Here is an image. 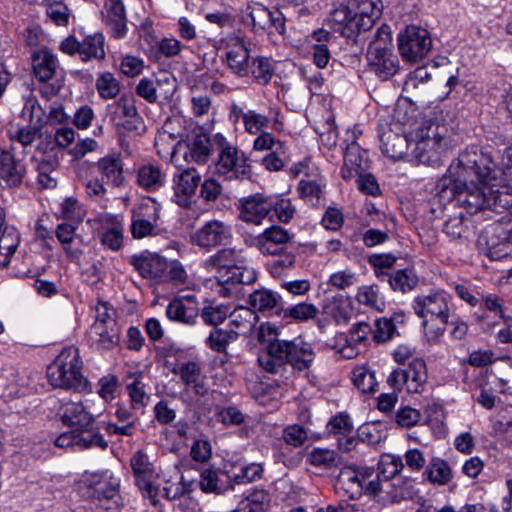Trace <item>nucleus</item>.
<instances>
[{"label": "nucleus", "mask_w": 512, "mask_h": 512, "mask_svg": "<svg viewBox=\"0 0 512 512\" xmlns=\"http://www.w3.org/2000/svg\"><path fill=\"white\" fill-rule=\"evenodd\" d=\"M447 180H439L437 195L441 201L455 202L469 214L490 209L496 212L512 207V187L507 184H490L489 182L447 186Z\"/></svg>", "instance_id": "obj_1"}, {"label": "nucleus", "mask_w": 512, "mask_h": 512, "mask_svg": "<svg viewBox=\"0 0 512 512\" xmlns=\"http://www.w3.org/2000/svg\"><path fill=\"white\" fill-rule=\"evenodd\" d=\"M315 352L310 344L299 339H269L258 363L268 373L283 375L288 366L303 371L312 365Z\"/></svg>", "instance_id": "obj_2"}, {"label": "nucleus", "mask_w": 512, "mask_h": 512, "mask_svg": "<svg viewBox=\"0 0 512 512\" xmlns=\"http://www.w3.org/2000/svg\"><path fill=\"white\" fill-rule=\"evenodd\" d=\"M411 306L422 320L426 340L430 343L439 342L453 313L451 295L444 290L421 294L414 297Z\"/></svg>", "instance_id": "obj_3"}, {"label": "nucleus", "mask_w": 512, "mask_h": 512, "mask_svg": "<svg viewBox=\"0 0 512 512\" xmlns=\"http://www.w3.org/2000/svg\"><path fill=\"white\" fill-rule=\"evenodd\" d=\"M493 168L494 162L488 154L475 146H470L452 160L446 174L440 180H447V186L456 187L488 182Z\"/></svg>", "instance_id": "obj_4"}, {"label": "nucleus", "mask_w": 512, "mask_h": 512, "mask_svg": "<svg viewBox=\"0 0 512 512\" xmlns=\"http://www.w3.org/2000/svg\"><path fill=\"white\" fill-rule=\"evenodd\" d=\"M47 377L55 388L78 392L91 391L88 380L82 374V361L74 346L64 348L55 361L48 366Z\"/></svg>", "instance_id": "obj_5"}, {"label": "nucleus", "mask_w": 512, "mask_h": 512, "mask_svg": "<svg viewBox=\"0 0 512 512\" xmlns=\"http://www.w3.org/2000/svg\"><path fill=\"white\" fill-rule=\"evenodd\" d=\"M392 37L387 25L381 26L367 51V60L371 70L382 80L395 75L399 69L398 57L393 53Z\"/></svg>", "instance_id": "obj_6"}, {"label": "nucleus", "mask_w": 512, "mask_h": 512, "mask_svg": "<svg viewBox=\"0 0 512 512\" xmlns=\"http://www.w3.org/2000/svg\"><path fill=\"white\" fill-rule=\"evenodd\" d=\"M214 147L218 154L215 168L219 175L228 180L251 177L252 169L245 153L239 151L221 134L214 135Z\"/></svg>", "instance_id": "obj_7"}, {"label": "nucleus", "mask_w": 512, "mask_h": 512, "mask_svg": "<svg viewBox=\"0 0 512 512\" xmlns=\"http://www.w3.org/2000/svg\"><path fill=\"white\" fill-rule=\"evenodd\" d=\"M243 22L255 33L275 31L284 35L286 32V17L278 9L270 10L259 2L248 3L243 10Z\"/></svg>", "instance_id": "obj_8"}, {"label": "nucleus", "mask_w": 512, "mask_h": 512, "mask_svg": "<svg viewBox=\"0 0 512 512\" xmlns=\"http://www.w3.org/2000/svg\"><path fill=\"white\" fill-rule=\"evenodd\" d=\"M432 47L429 32L418 26H408L398 36V48L404 60L416 62L427 56Z\"/></svg>", "instance_id": "obj_9"}, {"label": "nucleus", "mask_w": 512, "mask_h": 512, "mask_svg": "<svg viewBox=\"0 0 512 512\" xmlns=\"http://www.w3.org/2000/svg\"><path fill=\"white\" fill-rule=\"evenodd\" d=\"M160 204L153 198L144 199L132 210L131 234L135 239L157 235V223L160 219Z\"/></svg>", "instance_id": "obj_10"}, {"label": "nucleus", "mask_w": 512, "mask_h": 512, "mask_svg": "<svg viewBox=\"0 0 512 512\" xmlns=\"http://www.w3.org/2000/svg\"><path fill=\"white\" fill-rule=\"evenodd\" d=\"M200 182L201 175L195 168L178 169L172 178V201L182 208H190Z\"/></svg>", "instance_id": "obj_11"}, {"label": "nucleus", "mask_w": 512, "mask_h": 512, "mask_svg": "<svg viewBox=\"0 0 512 512\" xmlns=\"http://www.w3.org/2000/svg\"><path fill=\"white\" fill-rule=\"evenodd\" d=\"M128 262L144 279L156 282L167 281L168 261L157 253L146 250L139 254L131 255L128 258Z\"/></svg>", "instance_id": "obj_12"}, {"label": "nucleus", "mask_w": 512, "mask_h": 512, "mask_svg": "<svg viewBox=\"0 0 512 512\" xmlns=\"http://www.w3.org/2000/svg\"><path fill=\"white\" fill-rule=\"evenodd\" d=\"M131 467L136 477V485L142 496L150 499L153 505L158 502L159 488L153 484L155 471L149 462L148 456L142 451H137L131 458Z\"/></svg>", "instance_id": "obj_13"}, {"label": "nucleus", "mask_w": 512, "mask_h": 512, "mask_svg": "<svg viewBox=\"0 0 512 512\" xmlns=\"http://www.w3.org/2000/svg\"><path fill=\"white\" fill-rule=\"evenodd\" d=\"M25 174L24 157L17 146L11 144L8 148H0V180L7 186H17L22 183Z\"/></svg>", "instance_id": "obj_14"}, {"label": "nucleus", "mask_w": 512, "mask_h": 512, "mask_svg": "<svg viewBox=\"0 0 512 512\" xmlns=\"http://www.w3.org/2000/svg\"><path fill=\"white\" fill-rule=\"evenodd\" d=\"M429 128H419L416 131L415 138L411 139V156L418 162L428 164L432 162L442 149L444 138L438 133L429 134Z\"/></svg>", "instance_id": "obj_15"}, {"label": "nucleus", "mask_w": 512, "mask_h": 512, "mask_svg": "<svg viewBox=\"0 0 512 512\" xmlns=\"http://www.w3.org/2000/svg\"><path fill=\"white\" fill-rule=\"evenodd\" d=\"M165 314L172 322L194 326L199 317V302L193 294L173 298L166 307Z\"/></svg>", "instance_id": "obj_16"}, {"label": "nucleus", "mask_w": 512, "mask_h": 512, "mask_svg": "<svg viewBox=\"0 0 512 512\" xmlns=\"http://www.w3.org/2000/svg\"><path fill=\"white\" fill-rule=\"evenodd\" d=\"M29 114L30 125L20 128L11 136L12 144H21L24 148L31 145L37 138L42 136V108L36 101L29 99L23 109V115Z\"/></svg>", "instance_id": "obj_17"}, {"label": "nucleus", "mask_w": 512, "mask_h": 512, "mask_svg": "<svg viewBox=\"0 0 512 512\" xmlns=\"http://www.w3.org/2000/svg\"><path fill=\"white\" fill-rule=\"evenodd\" d=\"M412 133L410 131H395L394 128L380 123L379 139L381 151L392 159L402 158L411 148Z\"/></svg>", "instance_id": "obj_18"}, {"label": "nucleus", "mask_w": 512, "mask_h": 512, "mask_svg": "<svg viewBox=\"0 0 512 512\" xmlns=\"http://www.w3.org/2000/svg\"><path fill=\"white\" fill-rule=\"evenodd\" d=\"M92 490L90 497L98 501L101 506L110 509L112 504L117 505L119 500V480L113 476L94 474L88 480Z\"/></svg>", "instance_id": "obj_19"}, {"label": "nucleus", "mask_w": 512, "mask_h": 512, "mask_svg": "<svg viewBox=\"0 0 512 512\" xmlns=\"http://www.w3.org/2000/svg\"><path fill=\"white\" fill-rule=\"evenodd\" d=\"M60 415L62 422L67 426L76 427L78 430L87 431L92 428L95 419L101 414H94L81 401H67L62 403L60 407Z\"/></svg>", "instance_id": "obj_20"}, {"label": "nucleus", "mask_w": 512, "mask_h": 512, "mask_svg": "<svg viewBox=\"0 0 512 512\" xmlns=\"http://www.w3.org/2000/svg\"><path fill=\"white\" fill-rule=\"evenodd\" d=\"M374 475L369 467H344L340 470L337 482L351 499H358L364 492V482Z\"/></svg>", "instance_id": "obj_21"}, {"label": "nucleus", "mask_w": 512, "mask_h": 512, "mask_svg": "<svg viewBox=\"0 0 512 512\" xmlns=\"http://www.w3.org/2000/svg\"><path fill=\"white\" fill-rule=\"evenodd\" d=\"M240 218L244 222L262 223L272 210V198L256 193L239 200Z\"/></svg>", "instance_id": "obj_22"}, {"label": "nucleus", "mask_w": 512, "mask_h": 512, "mask_svg": "<svg viewBox=\"0 0 512 512\" xmlns=\"http://www.w3.org/2000/svg\"><path fill=\"white\" fill-rule=\"evenodd\" d=\"M231 236L230 226L219 220H211L198 229L192 239L198 246L215 247L226 244Z\"/></svg>", "instance_id": "obj_23"}, {"label": "nucleus", "mask_w": 512, "mask_h": 512, "mask_svg": "<svg viewBox=\"0 0 512 512\" xmlns=\"http://www.w3.org/2000/svg\"><path fill=\"white\" fill-rule=\"evenodd\" d=\"M87 341L98 351L113 349L120 341V328L117 321H108V325L92 324L87 332Z\"/></svg>", "instance_id": "obj_24"}, {"label": "nucleus", "mask_w": 512, "mask_h": 512, "mask_svg": "<svg viewBox=\"0 0 512 512\" xmlns=\"http://www.w3.org/2000/svg\"><path fill=\"white\" fill-rule=\"evenodd\" d=\"M292 239L293 235L287 229L273 225L255 239V246L264 255L275 254L286 250Z\"/></svg>", "instance_id": "obj_25"}, {"label": "nucleus", "mask_w": 512, "mask_h": 512, "mask_svg": "<svg viewBox=\"0 0 512 512\" xmlns=\"http://www.w3.org/2000/svg\"><path fill=\"white\" fill-rule=\"evenodd\" d=\"M350 3L354 14L350 26L361 31L369 30L382 13L381 0H350Z\"/></svg>", "instance_id": "obj_26"}, {"label": "nucleus", "mask_w": 512, "mask_h": 512, "mask_svg": "<svg viewBox=\"0 0 512 512\" xmlns=\"http://www.w3.org/2000/svg\"><path fill=\"white\" fill-rule=\"evenodd\" d=\"M368 168V153L353 141L347 145L344 152V165L341 176L345 180L356 177V174L365 172Z\"/></svg>", "instance_id": "obj_27"}, {"label": "nucleus", "mask_w": 512, "mask_h": 512, "mask_svg": "<svg viewBox=\"0 0 512 512\" xmlns=\"http://www.w3.org/2000/svg\"><path fill=\"white\" fill-rule=\"evenodd\" d=\"M353 429L350 416L342 412L332 417L327 424L328 432L337 438L339 447L344 451L354 447L356 440L352 436Z\"/></svg>", "instance_id": "obj_28"}, {"label": "nucleus", "mask_w": 512, "mask_h": 512, "mask_svg": "<svg viewBox=\"0 0 512 512\" xmlns=\"http://www.w3.org/2000/svg\"><path fill=\"white\" fill-rule=\"evenodd\" d=\"M102 181L115 187H120L125 181L123 163L119 154H109L98 160L96 163Z\"/></svg>", "instance_id": "obj_29"}, {"label": "nucleus", "mask_w": 512, "mask_h": 512, "mask_svg": "<svg viewBox=\"0 0 512 512\" xmlns=\"http://www.w3.org/2000/svg\"><path fill=\"white\" fill-rule=\"evenodd\" d=\"M488 237L486 244L488 248L487 255L491 260H500L507 256L510 251V232L504 231L502 224H494L487 231Z\"/></svg>", "instance_id": "obj_30"}, {"label": "nucleus", "mask_w": 512, "mask_h": 512, "mask_svg": "<svg viewBox=\"0 0 512 512\" xmlns=\"http://www.w3.org/2000/svg\"><path fill=\"white\" fill-rule=\"evenodd\" d=\"M225 61L230 71L238 77H247L250 74V52L243 43L228 47L225 52Z\"/></svg>", "instance_id": "obj_31"}, {"label": "nucleus", "mask_w": 512, "mask_h": 512, "mask_svg": "<svg viewBox=\"0 0 512 512\" xmlns=\"http://www.w3.org/2000/svg\"><path fill=\"white\" fill-rule=\"evenodd\" d=\"M231 331L238 338L240 335L251 334L258 322V315L254 310L247 307H238L229 313Z\"/></svg>", "instance_id": "obj_32"}, {"label": "nucleus", "mask_w": 512, "mask_h": 512, "mask_svg": "<svg viewBox=\"0 0 512 512\" xmlns=\"http://www.w3.org/2000/svg\"><path fill=\"white\" fill-rule=\"evenodd\" d=\"M224 475L219 469L213 467L203 468L198 482L201 491L204 493L223 494L228 490H233L232 483L221 478Z\"/></svg>", "instance_id": "obj_33"}, {"label": "nucleus", "mask_w": 512, "mask_h": 512, "mask_svg": "<svg viewBox=\"0 0 512 512\" xmlns=\"http://www.w3.org/2000/svg\"><path fill=\"white\" fill-rule=\"evenodd\" d=\"M248 303L255 312L257 310L279 314L283 310L281 297L268 289L255 290L249 295Z\"/></svg>", "instance_id": "obj_34"}, {"label": "nucleus", "mask_w": 512, "mask_h": 512, "mask_svg": "<svg viewBox=\"0 0 512 512\" xmlns=\"http://www.w3.org/2000/svg\"><path fill=\"white\" fill-rule=\"evenodd\" d=\"M107 25L114 38H122L127 33L125 7L121 0H108Z\"/></svg>", "instance_id": "obj_35"}, {"label": "nucleus", "mask_w": 512, "mask_h": 512, "mask_svg": "<svg viewBox=\"0 0 512 512\" xmlns=\"http://www.w3.org/2000/svg\"><path fill=\"white\" fill-rule=\"evenodd\" d=\"M106 57L105 37L101 32L85 35L81 40L80 58L82 61L104 60Z\"/></svg>", "instance_id": "obj_36"}, {"label": "nucleus", "mask_w": 512, "mask_h": 512, "mask_svg": "<svg viewBox=\"0 0 512 512\" xmlns=\"http://www.w3.org/2000/svg\"><path fill=\"white\" fill-rule=\"evenodd\" d=\"M130 380L126 384V392L130 400V408L143 410L150 401V395L146 391V384L142 380L141 373H134L127 376Z\"/></svg>", "instance_id": "obj_37"}, {"label": "nucleus", "mask_w": 512, "mask_h": 512, "mask_svg": "<svg viewBox=\"0 0 512 512\" xmlns=\"http://www.w3.org/2000/svg\"><path fill=\"white\" fill-rule=\"evenodd\" d=\"M58 60L56 56L47 49H42L33 55V69L36 77L46 82L50 80L56 71Z\"/></svg>", "instance_id": "obj_38"}, {"label": "nucleus", "mask_w": 512, "mask_h": 512, "mask_svg": "<svg viewBox=\"0 0 512 512\" xmlns=\"http://www.w3.org/2000/svg\"><path fill=\"white\" fill-rule=\"evenodd\" d=\"M212 150H215L214 135L209 137L206 134H200L193 139L184 158L188 161L192 160L198 164H204L208 161Z\"/></svg>", "instance_id": "obj_39"}, {"label": "nucleus", "mask_w": 512, "mask_h": 512, "mask_svg": "<svg viewBox=\"0 0 512 512\" xmlns=\"http://www.w3.org/2000/svg\"><path fill=\"white\" fill-rule=\"evenodd\" d=\"M407 392L421 393L427 382V367L422 359H414L406 368Z\"/></svg>", "instance_id": "obj_40"}, {"label": "nucleus", "mask_w": 512, "mask_h": 512, "mask_svg": "<svg viewBox=\"0 0 512 512\" xmlns=\"http://www.w3.org/2000/svg\"><path fill=\"white\" fill-rule=\"evenodd\" d=\"M352 20H354V14L350 1L346 6L336 8L330 15V21L335 24L334 30L348 38L361 32L358 27L350 26Z\"/></svg>", "instance_id": "obj_41"}, {"label": "nucleus", "mask_w": 512, "mask_h": 512, "mask_svg": "<svg viewBox=\"0 0 512 512\" xmlns=\"http://www.w3.org/2000/svg\"><path fill=\"white\" fill-rule=\"evenodd\" d=\"M165 183V175L159 166L145 164L137 171V184L147 191H155Z\"/></svg>", "instance_id": "obj_42"}, {"label": "nucleus", "mask_w": 512, "mask_h": 512, "mask_svg": "<svg viewBox=\"0 0 512 512\" xmlns=\"http://www.w3.org/2000/svg\"><path fill=\"white\" fill-rule=\"evenodd\" d=\"M107 116L112 122L117 124H119L124 118H139L133 100L126 96L120 97L118 100L107 106Z\"/></svg>", "instance_id": "obj_43"}, {"label": "nucleus", "mask_w": 512, "mask_h": 512, "mask_svg": "<svg viewBox=\"0 0 512 512\" xmlns=\"http://www.w3.org/2000/svg\"><path fill=\"white\" fill-rule=\"evenodd\" d=\"M270 503L269 494L264 490H254L243 498L232 512H264Z\"/></svg>", "instance_id": "obj_44"}, {"label": "nucleus", "mask_w": 512, "mask_h": 512, "mask_svg": "<svg viewBox=\"0 0 512 512\" xmlns=\"http://www.w3.org/2000/svg\"><path fill=\"white\" fill-rule=\"evenodd\" d=\"M238 258L239 254L235 249H221L205 260L204 267L208 271L217 270L218 272H223V270L236 265Z\"/></svg>", "instance_id": "obj_45"}, {"label": "nucleus", "mask_w": 512, "mask_h": 512, "mask_svg": "<svg viewBox=\"0 0 512 512\" xmlns=\"http://www.w3.org/2000/svg\"><path fill=\"white\" fill-rule=\"evenodd\" d=\"M58 162L55 158L43 159L37 164V185L39 189H52L57 186L54 176Z\"/></svg>", "instance_id": "obj_46"}, {"label": "nucleus", "mask_w": 512, "mask_h": 512, "mask_svg": "<svg viewBox=\"0 0 512 512\" xmlns=\"http://www.w3.org/2000/svg\"><path fill=\"white\" fill-rule=\"evenodd\" d=\"M46 15L57 26L67 27L71 17V10L63 0H44Z\"/></svg>", "instance_id": "obj_47"}, {"label": "nucleus", "mask_w": 512, "mask_h": 512, "mask_svg": "<svg viewBox=\"0 0 512 512\" xmlns=\"http://www.w3.org/2000/svg\"><path fill=\"white\" fill-rule=\"evenodd\" d=\"M98 95L104 100L115 99L121 90L120 82L111 72L101 73L95 82Z\"/></svg>", "instance_id": "obj_48"}, {"label": "nucleus", "mask_w": 512, "mask_h": 512, "mask_svg": "<svg viewBox=\"0 0 512 512\" xmlns=\"http://www.w3.org/2000/svg\"><path fill=\"white\" fill-rule=\"evenodd\" d=\"M273 61L264 56L254 58L250 64V74L254 80L260 85H267L270 83L274 74Z\"/></svg>", "instance_id": "obj_49"}, {"label": "nucleus", "mask_w": 512, "mask_h": 512, "mask_svg": "<svg viewBox=\"0 0 512 512\" xmlns=\"http://www.w3.org/2000/svg\"><path fill=\"white\" fill-rule=\"evenodd\" d=\"M386 493L391 502H400L415 495L413 480L410 478L397 479L394 483H387Z\"/></svg>", "instance_id": "obj_50"}, {"label": "nucleus", "mask_w": 512, "mask_h": 512, "mask_svg": "<svg viewBox=\"0 0 512 512\" xmlns=\"http://www.w3.org/2000/svg\"><path fill=\"white\" fill-rule=\"evenodd\" d=\"M470 220L462 213L450 217L444 223L443 232L451 240L467 238L469 233Z\"/></svg>", "instance_id": "obj_51"}, {"label": "nucleus", "mask_w": 512, "mask_h": 512, "mask_svg": "<svg viewBox=\"0 0 512 512\" xmlns=\"http://www.w3.org/2000/svg\"><path fill=\"white\" fill-rule=\"evenodd\" d=\"M230 307L226 304H217L210 302L205 305L201 313L199 312L205 324L210 326H217L222 324L229 316Z\"/></svg>", "instance_id": "obj_52"}, {"label": "nucleus", "mask_w": 512, "mask_h": 512, "mask_svg": "<svg viewBox=\"0 0 512 512\" xmlns=\"http://www.w3.org/2000/svg\"><path fill=\"white\" fill-rule=\"evenodd\" d=\"M237 337L230 329L214 328L206 339V345L217 353H224L228 345Z\"/></svg>", "instance_id": "obj_53"}, {"label": "nucleus", "mask_w": 512, "mask_h": 512, "mask_svg": "<svg viewBox=\"0 0 512 512\" xmlns=\"http://www.w3.org/2000/svg\"><path fill=\"white\" fill-rule=\"evenodd\" d=\"M388 283L394 291H411L418 283L417 276L409 269L395 271L388 277Z\"/></svg>", "instance_id": "obj_54"}, {"label": "nucleus", "mask_w": 512, "mask_h": 512, "mask_svg": "<svg viewBox=\"0 0 512 512\" xmlns=\"http://www.w3.org/2000/svg\"><path fill=\"white\" fill-rule=\"evenodd\" d=\"M307 461L310 465L323 469L337 466L338 454L328 448H314L308 454Z\"/></svg>", "instance_id": "obj_55"}, {"label": "nucleus", "mask_w": 512, "mask_h": 512, "mask_svg": "<svg viewBox=\"0 0 512 512\" xmlns=\"http://www.w3.org/2000/svg\"><path fill=\"white\" fill-rule=\"evenodd\" d=\"M404 468L403 460L400 456L385 454L381 457L378 463V474L381 476L386 484L388 480L397 476Z\"/></svg>", "instance_id": "obj_56"}, {"label": "nucleus", "mask_w": 512, "mask_h": 512, "mask_svg": "<svg viewBox=\"0 0 512 512\" xmlns=\"http://www.w3.org/2000/svg\"><path fill=\"white\" fill-rule=\"evenodd\" d=\"M356 299L360 304L366 305L377 311H382L385 307V301L380 295L376 285H364L358 289Z\"/></svg>", "instance_id": "obj_57"}, {"label": "nucleus", "mask_w": 512, "mask_h": 512, "mask_svg": "<svg viewBox=\"0 0 512 512\" xmlns=\"http://www.w3.org/2000/svg\"><path fill=\"white\" fill-rule=\"evenodd\" d=\"M426 474L431 483L445 485L452 479L449 464L441 459H434L426 469Z\"/></svg>", "instance_id": "obj_58"}, {"label": "nucleus", "mask_w": 512, "mask_h": 512, "mask_svg": "<svg viewBox=\"0 0 512 512\" xmlns=\"http://www.w3.org/2000/svg\"><path fill=\"white\" fill-rule=\"evenodd\" d=\"M352 381L362 393H372L377 386L374 372L365 366H358L353 369Z\"/></svg>", "instance_id": "obj_59"}, {"label": "nucleus", "mask_w": 512, "mask_h": 512, "mask_svg": "<svg viewBox=\"0 0 512 512\" xmlns=\"http://www.w3.org/2000/svg\"><path fill=\"white\" fill-rule=\"evenodd\" d=\"M5 222V212L0 207V251H6V255H13L18 244H19V235L13 227H5L3 229Z\"/></svg>", "instance_id": "obj_60"}, {"label": "nucleus", "mask_w": 512, "mask_h": 512, "mask_svg": "<svg viewBox=\"0 0 512 512\" xmlns=\"http://www.w3.org/2000/svg\"><path fill=\"white\" fill-rule=\"evenodd\" d=\"M75 226L68 223H62L57 226L56 237L62 244L67 256L72 259H78L81 255L79 249H72L70 244L72 243L75 236Z\"/></svg>", "instance_id": "obj_61"}, {"label": "nucleus", "mask_w": 512, "mask_h": 512, "mask_svg": "<svg viewBox=\"0 0 512 512\" xmlns=\"http://www.w3.org/2000/svg\"><path fill=\"white\" fill-rule=\"evenodd\" d=\"M300 196L313 206L321 204L323 192L321 184L317 180H300L298 184Z\"/></svg>", "instance_id": "obj_62"}, {"label": "nucleus", "mask_w": 512, "mask_h": 512, "mask_svg": "<svg viewBox=\"0 0 512 512\" xmlns=\"http://www.w3.org/2000/svg\"><path fill=\"white\" fill-rule=\"evenodd\" d=\"M414 116L409 113L407 105L398 104L394 109V112L391 117L390 122L382 123L383 125H387L388 127L394 128L395 131H409L410 128L414 124Z\"/></svg>", "instance_id": "obj_63"}, {"label": "nucleus", "mask_w": 512, "mask_h": 512, "mask_svg": "<svg viewBox=\"0 0 512 512\" xmlns=\"http://www.w3.org/2000/svg\"><path fill=\"white\" fill-rule=\"evenodd\" d=\"M269 117L255 110H247L244 115V129L247 133L255 135L269 127Z\"/></svg>", "instance_id": "obj_64"}]
</instances>
